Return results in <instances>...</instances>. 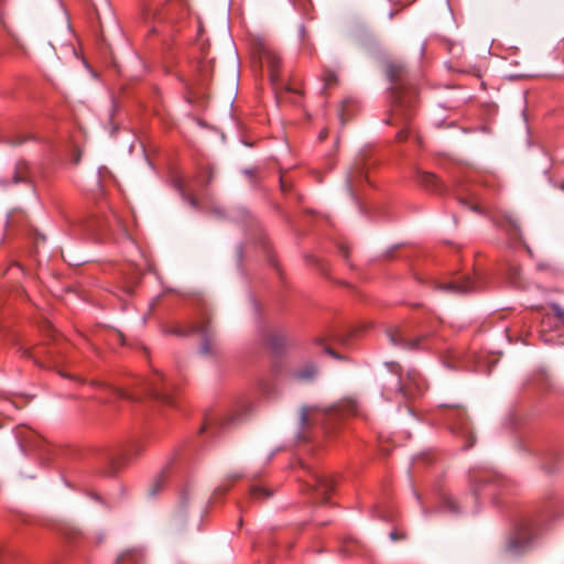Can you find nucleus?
Masks as SVG:
<instances>
[{
	"mask_svg": "<svg viewBox=\"0 0 564 564\" xmlns=\"http://www.w3.org/2000/svg\"><path fill=\"white\" fill-rule=\"evenodd\" d=\"M327 137V131L326 130H323L321 133H319V139L323 140Z\"/></svg>",
	"mask_w": 564,
	"mask_h": 564,
	"instance_id": "c85d7f7f",
	"label": "nucleus"
},
{
	"mask_svg": "<svg viewBox=\"0 0 564 564\" xmlns=\"http://www.w3.org/2000/svg\"><path fill=\"white\" fill-rule=\"evenodd\" d=\"M364 176V163L361 161H357L347 175V184L351 193H354L355 187L362 181Z\"/></svg>",
	"mask_w": 564,
	"mask_h": 564,
	"instance_id": "1a4fd4ad",
	"label": "nucleus"
},
{
	"mask_svg": "<svg viewBox=\"0 0 564 564\" xmlns=\"http://www.w3.org/2000/svg\"><path fill=\"white\" fill-rule=\"evenodd\" d=\"M400 390L403 392L405 397H413L415 394L412 388L405 384H401Z\"/></svg>",
	"mask_w": 564,
	"mask_h": 564,
	"instance_id": "412c9836",
	"label": "nucleus"
},
{
	"mask_svg": "<svg viewBox=\"0 0 564 564\" xmlns=\"http://www.w3.org/2000/svg\"><path fill=\"white\" fill-rule=\"evenodd\" d=\"M240 478H241V475H238V474H237V475H232V476H230V480H231V482H234V481H236V480H238V479H240Z\"/></svg>",
	"mask_w": 564,
	"mask_h": 564,
	"instance_id": "cd10ccee",
	"label": "nucleus"
},
{
	"mask_svg": "<svg viewBox=\"0 0 564 564\" xmlns=\"http://www.w3.org/2000/svg\"><path fill=\"white\" fill-rule=\"evenodd\" d=\"M405 68L401 64L391 63L388 65L387 74L392 80H400L403 78Z\"/></svg>",
	"mask_w": 564,
	"mask_h": 564,
	"instance_id": "2eb2a0df",
	"label": "nucleus"
},
{
	"mask_svg": "<svg viewBox=\"0 0 564 564\" xmlns=\"http://www.w3.org/2000/svg\"><path fill=\"white\" fill-rule=\"evenodd\" d=\"M152 395L159 400H162L163 402H170L169 395L165 391H161L159 388L154 387L152 389Z\"/></svg>",
	"mask_w": 564,
	"mask_h": 564,
	"instance_id": "a211bd4d",
	"label": "nucleus"
},
{
	"mask_svg": "<svg viewBox=\"0 0 564 564\" xmlns=\"http://www.w3.org/2000/svg\"><path fill=\"white\" fill-rule=\"evenodd\" d=\"M390 536L392 540H399V539L403 538V535H399L395 532H391Z\"/></svg>",
	"mask_w": 564,
	"mask_h": 564,
	"instance_id": "a878e982",
	"label": "nucleus"
},
{
	"mask_svg": "<svg viewBox=\"0 0 564 564\" xmlns=\"http://www.w3.org/2000/svg\"><path fill=\"white\" fill-rule=\"evenodd\" d=\"M326 351L329 352L332 356L336 357V354L332 351L330 349L326 348Z\"/></svg>",
	"mask_w": 564,
	"mask_h": 564,
	"instance_id": "2f4dec72",
	"label": "nucleus"
},
{
	"mask_svg": "<svg viewBox=\"0 0 564 564\" xmlns=\"http://www.w3.org/2000/svg\"><path fill=\"white\" fill-rule=\"evenodd\" d=\"M323 79L326 84V86H330L336 82V74L332 70H326L323 75Z\"/></svg>",
	"mask_w": 564,
	"mask_h": 564,
	"instance_id": "aec40b11",
	"label": "nucleus"
},
{
	"mask_svg": "<svg viewBox=\"0 0 564 564\" xmlns=\"http://www.w3.org/2000/svg\"><path fill=\"white\" fill-rule=\"evenodd\" d=\"M268 344L273 350L280 351L285 345V337L282 335H271Z\"/></svg>",
	"mask_w": 564,
	"mask_h": 564,
	"instance_id": "dca6fc26",
	"label": "nucleus"
},
{
	"mask_svg": "<svg viewBox=\"0 0 564 564\" xmlns=\"http://www.w3.org/2000/svg\"><path fill=\"white\" fill-rule=\"evenodd\" d=\"M444 503L446 508L451 511H457V506L455 505V501L451 498H445Z\"/></svg>",
	"mask_w": 564,
	"mask_h": 564,
	"instance_id": "4be33fe9",
	"label": "nucleus"
},
{
	"mask_svg": "<svg viewBox=\"0 0 564 564\" xmlns=\"http://www.w3.org/2000/svg\"><path fill=\"white\" fill-rule=\"evenodd\" d=\"M452 429L455 433H460L465 437L473 436L469 430L468 419L463 410H456L455 419L452 423Z\"/></svg>",
	"mask_w": 564,
	"mask_h": 564,
	"instance_id": "6e6552de",
	"label": "nucleus"
},
{
	"mask_svg": "<svg viewBox=\"0 0 564 564\" xmlns=\"http://www.w3.org/2000/svg\"><path fill=\"white\" fill-rule=\"evenodd\" d=\"M197 332L200 334L202 337V346L200 350L203 354H210L214 351V348L216 347V338L215 334L212 330L208 323L202 324Z\"/></svg>",
	"mask_w": 564,
	"mask_h": 564,
	"instance_id": "0eeeda50",
	"label": "nucleus"
},
{
	"mask_svg": "<svg viewBox=\"0 0 564 564\" xmlns=\"http://www.w3.org/2000/svg\"><path fill=\"white\" fill-rule=\"evenodd\" d=\"M419 181L420 183L431 191H438L440 189V181L436 177V175L429 173V172H422L419 174Z\"/></svg>",
	"mask_w": 564,
	"mask_h": 564,
	"instance_id": "ddd939ff",
	"label": "nucleus"
},
{
	"mask_svg": "<svg viewBox=\"0 0 564 564\" xmlns=\"http://www.w3.org/2000/svg\"><path fill=\"white\" fill-rule=\"evenodd\" d=\"M440 288L446 292L453 294H465L468 292H473L478 289L477 281L473 280L469 276L459 278L452 282L441 284Z\"/></svg>",
	"mask_w": 564,
	"mask_h": 564,
	"instance_id": "39448f33",
	"label": "nucleus"
},
{
	"mask_svg": "<svg viewBox=\"0 0 564 564\" xmlns=\"http://www.w3.org/2000/svg\"><path fill=\"white\" fill-rule=\"evenodd\" d=\"M144 560L143 553L139 549H130L122 552L117 564H142Z\"/></svg>",
	"mask_w": 564,
	"mask_h": 564,
	"instance_id": "9d476101",
	"label": "nucleus"
},
{
	"mask_svg": "<svg viewBox=\"0 0 564 564\" xmlns=\"http://www.w3.org/2000/svg\"><path fill=\"white\" fill-rule=\"evenodd\" d=\"M388 336L394 346L403 349H419L421 348V343L425 339V337L409 338L404 332L399 328L389 330Z\"/></svg>",
	"mask_w": 564,
	"mask_h": 564,
	"instance_id": "20e7f679",
	"label": "nucleus"
},
{
	"mask_svg": "<svg viewBox=\"0 0 564 564\" xmlns=\"http://www.w3.org/2000/svg\"><path fill=\"white\" fill-rule=\"evenodd\" d=\"M250 496L253 499H262V498H269L272 496V492L269 489H265L261 486H253L250 489Z\"/></svg>",
	"mask_w": 564,
	"mask_h": 564,
	"instance_id": "f3484780",
	"label": "nucleus"
},
{
	"mask_svg": "<svg viewBox=\"0 0 564 564\" xmlns=\"http://www.w3.org/2000/svg\"><path fill=\"white\" fill-rule=\"evenodd\" d=\"M528 544L529 539L527 538V532H520L516 539L509 542L508 551L512 554H518L522 552Z\"/></svg>",
	"mask_w": 564,
	"mask_h": 564,
	"instance_id": "f8f14e48",
	"label": "nucleus"
},
{
	"mask_svg": "<svg viewBox=\"0 0 564 564\" xmlns=\"http://www.w3.org/2000/svg\"><path fill=\"white\" fill-rule=\"evenodd\" d=\"M398 99H399V100L397 101V102H398V105L395 106L394 113H397L398 108H401V107L403 106V102H404V101H403V99H402V97H398Z\"/></svg>",
	"mask_w": 564,
	"mask_h": 564,
	"instance_id": "393cba45",
	"label": "nucleus"
},
{
	"mask_svg": "<svg viewBox=\"0 0 564 564\" xmlns=\"http://www.w3.org/2000/svg\"><path fill=\"white\" fill-rule=\"evenodd\" d=\"M409 377H410L411 380L415 381V373L414 372H410Z\"/></svg>",
	"mask_w": 564,
	"mask_h": 564,
	"instance_id": "7c9ffc66",
	"label": "nucleus"
},
{
	"mask_svg": "<svg viewBox=\"0 0 564 564\" xmlns=\"http://www.w3.org/2000/svg\"><path fill=\"white\" fill-rule=\"evenodd\" d=\"M236 420V417L230 414V413H221V414H218L216 415L215 417H212L208 420V422L206 423V425L204 426L205 427H226L230 424L234 423V421Z\"/></svg>",
	"mask_w": 564,
	"mask_h": 564,
	"instance_id": "9b49d317",
	"label": "nucleus"
},
{
	"mask_svg": "<svg viewBox=\"0 0 564 564\" xmlns=\"http://www.w3.org/2000/svg\"><path fill=\"white\" fill-rule=\"evenodd\" d=\"M163 485V479L159 478L154 481V484L151 487V494L154 495Z\"/></svg>",
	"mask_w": 564,
	"mask_h": 564,
	"instance_id": "5701e85b",
	"label": "nucleus"
},
{
	"mask_svg": "<svg viewBox=\"0 0 564 564\" xmlns=\"http://www.w3.org/2000/svg\"><path fill=\"white\" fill-rule=\"evenodd\" d=\"M478 480H481V481H482V478H481L479 475H476V476H475V481H478Z\"/></svg>",
	"mask_w": 564,
	"mask_h": 564,
	"instance_id": "473e14b6",
	"label": "nucleus"
},
{
	"mask_svg": "<svg viewBox=\"0 0 564 564\" xmlns=\"http://www.w3.org/2000/svg\"><path fill=\"white\" fill-rule=\"evenodd\" d=\"M228 490V487H225V486H220L218 487L216 490H215V494H225L226 491Z\"/></svg>",
	"mask_w": 564,
	"mask_h": 564,
	"instance_id": "b1692460",
	"label": "nucleus"
},
{
	"mask_svg": "<svg viewBox=\"0 0 564 564\" xmlns=\"http://www.w3.org/2000/svg\"><path fill=\"white\" fill-rule=\"evenodd\" d=\"M357 404L354 400H343L337 404L321 408L317 405L304 406L301 412V421L305 426L324 424L327 420L344 415L356 414Z\"/></svg>",
	"mask_w": 564,
	"mask_h": 564,
	"instance_id": "f257e3e1",
	"label": "nucleus"
},
{
	"mask_svg": "<svg viewBox=\"0 0 564 564\" xmlns=\"http://www.w3.org/2000/svg\"><path fill=\"white\" fill-rule=\"evenodd\" d=\"M551 310L552 316L547 315L542 322L543 339L564 345V310L557 304H553Z\"/></svg>",
	"mask_w": 564,
	"mask_h": 564,
	"instance_id": "f03ea898",
	"label": "nucleus"
},
{
	"mask_svg": "<svg viewBox=\"0 0 564 564\" xmlns=\"http://www.w3.org/2000/svg\"><path fill=\"white\" fill-rule=\"evenodd\" d=\"M254 53L257 54L260 63L268 66L271 79L275 80L276 72L280 66V57L276 53L264 42L256 43Z\"/></svg>",
	"mask_w": 564,
	"mask_h": 564,
	"instance_id": "7ed1b4c3",
	"label": "nucleus"
},
{
	"mask_svg": "<svg viewBox=\"0 0 564 564\" xmlns=\"http://www.w3.org/2000/svg\"><path fill=\"white\" fill-rule=\"evenodd\" d=\"M398 138H399V140H403V139H405V134H404V132H400V133L398 134Z\"/></svg>",
	"mask_w": 564,
	"mask_h": 564,
	"instance_id": "c756f323",
	"label": "nucleus"
},
{
	"mask_svg": "<svg viewBox=\"0 0 564 564\" xmlns=\"http://www.w3.org/2000/svg\"><path fill=\"white\" fill-rule=\"evenodd\" d=\"M469 206H470V209H473V210H475V212H477V213H480V208H479V206H478V205L471 204V205H469Z\"/></svg>",
	"mask_w": 564,
	"mask_h": 564,
	"instance_id": "bb28decb",
	"label": "nucleus"
},
{
	"mask_svg": "<svg viewBox=\"0 0 564 564\" xmlns=\"http://www.w3.org/2000/svg\"><path fill=\"white\" fill-rule=\"evenodd\" d=\"M317 373V368L314 365H307L303 369L296 370L294 377L299 380H311Z\"/></svg>",
	"mask_w": 564,
	"mask_h": 564,
	"instance_id": "4468645a",
	"label": "nucleus"
},
{
	"mask_svg": "<svg viewBox=\"0 0 564 564\" xmlns=\"http://www.w3.org/2000/svg\"><path fill=\"white\" fill-rule=\"evenodd\" d=\"M322 502H326L333 489V481L324 476H314V484L310 485Z\"/></svg>",
	"mask_w": 564,
	"mask_h": 564,
	"instance_id": "423d86ee",
	"label": "nucleus"
},
{
	"mask_svg": "<svg viewBox=\"0 0 564 564\" xmlns=\"http://www.w3.org/2000/svg\"><path fill=\"white\" fill-rule=\"evenodd\" d=\"M24 170H25V166L23 164H19L17 166V172H15V175H14V182L18 183V182H22L25 180V173H24Z\"/></svg>",
	"mask_w": 564,
	"mask_h": 564,
	"instance_id": "6ab92c4d",
	"label": "nucleus"
},
{
	"mask_svg": "<svg viewBox=\"0 0 564 564\" xmlns=\"http://www.w3.org/2000/svg\"><path fill=\"white\" fill-rule=\"evenodd\" d=\"M511 271H512V273L518 274V269L517 268H512Z\"/></svg>",
	"mask_w": 564,
	"mask_h": 564,
	"instance_id": "72a5a7b5",
	"label": "nucleus"
}]
</instances>
